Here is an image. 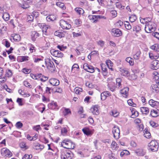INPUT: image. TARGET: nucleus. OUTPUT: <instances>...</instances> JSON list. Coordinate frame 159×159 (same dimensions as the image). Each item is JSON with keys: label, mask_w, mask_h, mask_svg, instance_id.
I'll list each match as a JSON object with an SVG mask.
<instances>
[{"label": "nucleus", "mask_w": 159, "mask_h": 159, "mask_svg": "<svg viewBox=\"0 0 159 159\" xmlns=\"http://www.w3.org/2000/svg\"><path fill=\"white\" fill-rule=\"evenodd\" d=\"M48 107L49 109H54L57 108L58 105L56 102H51L48 104Z\"/></svg>", "instance_id": "72a5a7b5"}, {"label": "nucleus", "mask_w": 159, "mask_h": 159, "mask_svg": "<svg viewBox=\"0 0 159 159\" xmlns=\"http://www.w3.org/2000/svg\"><path fill=\"white\" fill-rule=\"evenodd\" d=\"M111 148L113 150L116 151L118 149L119 146L117 143L115 141H113L111 144Z\"/></svg>", "instance_id": "58836bf2"}, {"label": "nucleus", "mask_w": 159, "mask_h": 159, "mask_svg": "<svg viewBox=\"0 0 159 159\" xmlns=\"http://www.w3.org/2000/svg\"><path fill=\"white\" fill-rule=\"evenodd\" d=\"M129 21L131 22H134L137 19L136 16L134 15H131L129 18Z\"/></svg>", "instance_id": "e2e57ef3"}, {"label": "nucleus", "mask_w": 159, "mask_h": 159, "mask_svg": "<svg viewBox=\"0 0 159 159\" xmlns=\"http://www.w3.org/2000/svg\"><path fill=\"white\" fill-rule=\"evenodd\" d=\"M23 84L26 87L30 89L32 88V86L30 84V83L27 80H25L23 82Z\"/></svg>", "instance_id": "69168bd1"}, {"label": "nucleus", "mask_w": 159, "mask_h": 159, "mask_svg": "<svg viewBox=\"0 0 159 159\" xmlns=\"http://www.w3.org/2000/svg\"><path fill=\"white\" fill-rule=\"evenodd\" d=\"M41 34L35 31H32L31 32V38L33 41H35L36 39L40 36Z\"/></svg>", "instance_id": "6ab92c4d"}, {"label": "nucleus", "mask_w": 159, "mask_h": 159, "mask_svg": "<svg viewBox=\"0 0 159 159\" xmlns=\"http://www.w3.org/2000/svg\"><path fill=\"white\" fill-rule=\"evenodd\" d=\"M116 88L118 89H121L122 87L121 83L122 82V80L121 78H118L116 79Z\"/></svg>", "instance_id": "f704fd0d"}, {"label": "nucleus", "mask_w": 159, "mask_h": 159, "mask_svg": "<svg viewBox=\"0 0 159 159\" xmlns=\"http://www.w3.org/2000/svg\"><path fill=\"white\" fill-rule=\"evenodd\" d=\"M148 150L154 152L157 151L159 147L158 143L156 140H152L148 145Z\"/></svg>", "instance_id": "f03ea898"}, {"label": "nucleus", "mask_w": 159, "mask_h": 159, "mask_svg": "<svg viewBox=\"0 0 159 159\" xmlns=\"http://www.w3.org/2000/svg\"><path fill=\"white\" fill-rule=\"evenodd\" d=\"M83 68L85 71L91 73H93L95 71L94 67L93 66L89 65L87 63L84 64Z\"/></svg>", "instance_id": "9d476101"}, {"label": "nucleus", "mask_w": 159, "mask_h": 159, "mask_svg": "<svg viewBox=\"0 0 159 159\" xmlns=\"http://www.w3.org/2000/svg\"><path fill=\"white\" fill-rule=\"evenodd\" d=\"M75 11L79 15L82 14L84 13V10L80 7H76L75 8Z\"/></svg>", "instance_id": "5fc2aeb1"}, {"label": "nucleus", "mask_w": 159, "mask_h": 159, "mask_svg": "<svg viewBox=\"0 0 159 159\" xmlns=\"http://www.w3.org/2000/svg\"><path fill=\"white\" fill-rule=\"evenodd\" d=\"M30 76L32 79H34L37 80L39 79H40V78L41 77V76L42 75V74L40 73L36 75L31 73L30 74Z\"/></svg>", "instance_id": "a18cd8bd"}, {"label": "nucleus", "mask_w": 159, "mask_h": 159, "mask_svg": "<svg viewBox=\"0 0 159 159\" xmlns=\"http://www.w3.org/2000/svg\"><path fill=\"white\" fill-rule=\"evenodd\" d=\"M43 85V84L42 83H41L40 85H38L36 87V89L39 92V94H42L43 92V87H42Z\"/></svg>", "instance_id": "de8ad7c7"}, {"label": "nucleus", "mask_w": 159, "mask_h": 159, "mask_svg": "<svg viewBox=\"0 0 159 159\" xmlns=\"http://www.w3.org/2000/svg\"><path fill=\"white\" fill-rule=\"evenodd\" d=\"M152 74L153 75V79H154L156 82L159 79V74L156 71H154Z\"/></svg>", "instance_id": "6e6d98bb"}, {"label": "nucleus", "mask_w": 159, "mask_h": 159, "mask_svg": "<svg viewBox=\"0 0 159 159\" xmlns=\"http://www.w3.org/2000/svg\"><path fill=\"white\" fill-rule=\"evenodd\" d=\"M150 115L153 117L159 116V110L152 109L150 111Z\"/></svg>", "instance_id": "c85d7f7f"}, {"label": "nucleus", "mask_w": 159, "mask_h": 159, "mask_svg": "<svg viewBox=\"0 0 159 159\" xmlns=\"http://www.w3.org/2000/svg\"><path fill=\"white\" fill-rule=\"evenodd\" d=\"M137 155L143 156L145 155V152L142 149L139 148L136 149L134 152Z\"/></svg>", "instance_id": "4c0bfd02"}, {"label": "nucleus", "mask_w": 159, "mask_h": 159, "mask_svg": "<svg viewBox=\"0 0 159 159\" xmlns=\"http://www.w3.org/2000/svg\"><path fill=\"white\" fill-rule=\"evenodd\" d=\"M28 46L30 53H32L36 52V48L33 44L29 43L28 44Z\"/></svg>", "instance_id": "cd10ccee"}, {"label": "nucleus", "mask_w": 159, "mask_h": 159, "mask_svg": "<svg viewBox=\"0 0 159 159\" xmlns=\"http://www.w3.org/2000/svg\"><path fill=\"white\" fill-rule=\"evenodd\" d=\"M108 87L111 91H114L116 88L115 83L112 81L109 82L108 84Z\"/></svg>", "instance_id": "c756f323"}, {"label": "nucleus", "mask_w": 159, "mask_h": 159, "mask_svg": "<svg viewBox=\"0 0 159 159\" xmlns=\"http://www.w3.org/2000/svg\"><path fill=\"white\" fill-rule=\"evenodd\" d=\"M47 64V69L51 72H53L56 71V68L53 62H48Z\"/></svg>", "instance_id": "2eb2a0df"}, {"label": "nucleus", "mask_w": 159, "mask_h": 159, "mask_svg": "<svg viewBox=\"0 0 159 159\" xmlns=\"http://www.w3.org/2000/svg\"><path fill=\"white\" fill-rule=\"evenodd\" d=\"M112 34L115 37H119L122 35V31L118 29L113 28L111 30Z\"/></svg>", "instance_id": "f8f14e48"}, {"label": "nucleus", "mask_w": 159, "mask_h": 159, "mask_svg": "<svg viewBox=\"0 0 159 159\" xmlns=\"http://www.w3.org/2000/svg\"><path fill=\"white\" fill-rule=\"evenodd\" d=\"M56 16L53 15H50L47 16L46 19L48 21H53L56 20Z\"/></svg>", "instance_id": "79ce46f5"}, {"label": "nucleus", "mask_w": 159, "mask_h": 159, "mask_svg": "<svg viewBox=\"0 0 159 159\" xmlns=\"http://www.w3.org/2000/svg\"><path fill=\"white\" fill-rule=\"evenodd\" d=\"M111 115L114 117H116L119 115V112L116 110L111 111Z\"/></svg>", "instance_id": "774afa93"}, {"label": "nucleus", "mask_w": 159, "mask_h": 159, "mask_svg": "<svg viewBox=\"0 0 159 159\" xmlns=\"http://www.w3.org/2000/svg\"><path fill=\"white\" fill-rule=\"evenodd\" d=\"M54 34L60 38L64 37L65 36L64 32H61L59 30H57L54 32Z\"/></svg>", "instance_id": "e433bc0d"}, {"label": "nucleus", "mask_w": 159, "mask_h": 159, "mask_svg": "<svg viewBox=\"0 0 159 159\" xmlns=\"http://www.w3.org/2000/svg\"><path fill=\"white\" fill-rule=\"evenodd\" d=\"M111 96L110 92L108 91H105L102 92L101 94V98L102 100H106L107 97Z\"/></svg>", "instance_id": "4be33fe9"}, {"label": "nucleus", "mask_w": 159, "mask_h": 159, "mask_svg": "<svg viewBox=\"0 0 159 159\" xmlns=\"http://www.w3.org/2000/svg\"><path fill=\"white\" fill-rule=\"evenodd\" d=\"M0 152L2 156L5 157H10L13 155L12 152L7 148H1Z\"/></svg>", "instance_id": "39448f33"}, {"label": "nucleus", "mask_w": 159, "mask_h": 159, "mask_svg": "<svg viewBox=\"0 0 159 159\" xmlns=\"http://www.w3.org/2000/svg\"><path fill=\"white\" fill-rule=\"evenodd\" d=\"M34 61L35 63H39V62L43 61V57L40 56H36L35 55L33 56Z\"/></svg>", "instance_id": "b1692460"}, {"label": "nucleus", "mask_w": 159, "mask_h": 159, "mask_svg": "<svg viewBox=\"0 0 159 159\" xmlns=\"http://www.w3.org/2000/svg\"><path fill=\"white\" fill-rule=\"evenodd\" d=\"M144 136L147 138H149L151 137V134L148 131V128H146L143 131Z\"/></svg>", "instance_id": "ea45409f"}, {"label": "nucleus", "mask_w": 159, "mask_h": 159, "mask_svg": "<svg viewBox=\"0 0 159 159\" xmlns=\"http://www.w3.org/2000/svg\"><path fill=\"white\" fill-rule=\"evenodd\" d=\"M38 138L37 135H35L33 137H32L29 134L27 135V138L30 141H34L36 140Z\"/></svg>", "instance_id": "bf43d9fd"}, {"label": "nucleus", "mask_w": 159, "mask_h": 159, "mask_svg": "<svg viewBox=\"0 0 159 159\" xmlns=\"http://www.w3.org/2000/svg\"><path fill=\"white\" fill-rule=\"evenodd\" d=\"M151 68L152 69L156 70L159 68V61L155 60H153L151 63Z\"/></svg>", "instance_id": "f3484780"}, {"label": "nucleus", "mask_w": 159, "mask_h": 159, "mask_svg": "<svg viewBox=\"0 0 159 159\" xmlns=\"http://www.w3.org/2000/svg\"><path fill=\"white\" fill-rule=\"evenodd\" d=\"M72 34L74 37H77L81 36L83 34V32L80 29L78 28L75 30V32H72Z\"/></svg>", "instance_id": "393cba45"}, {"label": "nucleus", "mask_w": 159, "mask_h": 159, "mask_svg": "<svg viewBox=\"0 0 159 159\" xmlns=\"http://www.w3.org/2000/svg\"><path fill=\"white\" fill-rule=\"evenodd\" d=\"M84 134L87 136L92 135L94 133V129H90L88 127H84L82 129Z\"/></svg>", "instance_id": "9b49d317"}, {"label": "nucleus", "mask_w": 159, "mask_h": 159, "mask_svg": "<svg viewBox=\"0 0 159 159\" xmlns=\"http://www.w3.org/2000/svg\"><path fill=\"white\" fill-rule=\"evenodd\" d=\"M38 26L42 29L43 32L45 33H46L49 27V26L48 25L40 23L38 24Z\"/></svg>", "instance_id": "412c9836"}, {"label": "nucleus", "mask_w": 159, "mask_h": 159, "mask_svg": "<svg viewBox=\"0 0 159 159\" xmlns=\"http://www.w3.org/2000/svg\"><path fill=\"white\" fill-rule=\"evenodd\" d=\"M149 105L153 107H156L159 105V102L153 100L152 99H150L148 101Z\"/></svg>", "instance_id": "2f4dec72"}, {"label": "nucleus", "mask_w": 159, "mask_h": 159, "mask_svg": "<svg viewBox=\"0 0 159 159\" xmlns=\"http://www.w3.org/2000/svg\"><path fill=\"white\" fill-rule=\"evenodd\" d=\"M116 6L117 8L120 10H123L125 8V6L122 5L119 2H117L116 3Z\"/></svg>", "instance_id": "49530a36"}, {"label": "nucleus", "mask_w": 159, "mask_h": 159, "mask_svg": "<svg viewBox=\"0 0 159 159\" xmlns=\"http://www.w3.org/2000/svg\"><path fill=\"white\" fill-rule=\"evenodd\" d=\"M61 146L66 148L73 149L75 148V144L70 140L65 139L61 142Z\"/></svg>", "instance_id": "f257e3e1"}, {"label": "nucleus", "mask_w": 159, "mask_h": 159, "mask_svg": "<svg viewBox=\"0 0 159 159\" xmlns=\"http://www.w3.org/2000/svg\"><path fill=\"white\" fill-rule=\"evenodd\" d=\"M132 53L133 54V57L136 60H139L140 58L141 52L139 48L136 47L133 48Z\"/></svg>", "instance_id": "423d86ee"}, {"label": "nucleus", "mask_w": 159, "mask_h": 159, "mask_svg": "<svg viewBox=\"0 0 159 159\" xmlns=\"http://www.w3.org/2000/svg\"><path fill=\"white\" fill-rule=\"evenodd\" d=\"M120 71L122 75L124 76L128 77L130 75V72L126 68H120Z\"/></svg>", "instance_id": "bb28decb"}, {"label": "nucleus", "mask_w": 159, "mask_h": 159, "mask_svg": "<svg viewBox=\"0 0 159 159\" xmlns=\"http://www.w3.org/2000/svg\"><path fill=\"white\" fill-rule=\"evenodd\" d=\"M102 70V73L104 77H107L108 75V72L107 69L106 65L103 63L100 64Z\"/></svg>", "instance_id": "ddd939ff"}, {"label": "nucleus", "mask_w": 159, "mask_h": 159, "mask_svg": "<svg viewBox=\"0 0 159 159\" xmlns=\"http://www.w3.org/2000/svg\"><path fill=\"white\" fill-rule=\"evenodd\" d=\"M102 16L101 15H89V19L93 21V23H96L98 21V19L102 18Z\"/></svg>", "instance_id": "aec40b11"}, {"label": "nucleus", "mask_w": 159, "mask_h": 159, "mask_svg": "<svg viewBox=\"0 0 159 159\" xmlns=\"http://www.w3.org/2000/svg\"><path fill=\"white\" fill-rule=\"evenodd\" d=\"M11 38L10 40L12 39L15 42H18L20 41L21 39L20 36L18 34H12L11 35Z\"/></svg>", "instance_id": "5701e85b"}, {"label": "nucleus", "mask_w": 159, "mask_h": 159, "mask_svg": "<svg viewBox=\"0 0 159 159\" xmlns=\"http://www.w3.org/2000/svg\"><path fill=\"white\" fill-rule=\"evenodd\" d=\"M49 82L53 86H57L59 85L60 82L58 80L55 78H52L49 80Z\"/></svg>", "instance_id": "a878e982"}, {"label": "nucleus", "mask_w": 159, "mask_h": 159, "mask_svg": "<svg viewBox=\"0 0 159 159\" xmlns=\"http://www.w3.org/2000/svg\"><path fill=\"white\" fill-rule=\"evenodd\" d=\"M50 52L52 55L56 57L61 58L64 56L63 53L59 50L52 49Z\"/></svg>", "instance_id": "1a4fd4ad"}, {"label": "nucleus", "mask_w": 159, "mask_h": 159, "mask_svg": "<svg viewBox=\"0 0 159 159\" xmlns=\"http://www.w3.org/2000/svg\"><path fill=\"white\" fill-rule=\"evenodd\" d=\"M130 154L129 152L127 150H124L122 151L120 153L121 157H123L125 155H128Z\"/></svg>", "instance_id": "680f3d73"}, {"label": "nucleus", "mask_w": 159, "mask_h": 159, "mask_svg": "<svg viewBox=\"0 0 159 159\" xmlns=\"http://www.w3.org/2000/svg\"><path fill=\"white\" fill-rule=\"evenodd\" d=\"M5 77H10L12 75V72L11 70L8 69L6 70L5 72Z\"/></svg>", "instance_id": "052dcab7"}, {"label": "nucleus", "mask_w": 159, "mask_h": 159, "mask_svg": "<svg viewBox=\"0 0 159 159\" xmlns=\"http://www.w3.org/2000/svg\"><path fill=\"white\" fill-rule=\"evenodd\" d=\"M33 148L35 150H42L44 148L43 145L40 144L39 143L36 142H34L33 143Z\"/></svg>", "instance_id": "a211bd4d"}, {"label": "nucleus", "mask_w": 159, "mask_h": 159, "mask_svg": "<svg viewBox=\"0 0 159 159\" xmlns=\"http://www.w3.org/2000/svg\"><path fill=\"white\" fill-rule=\"evenodd\" d=\"M124 25L125 28L128 30H130L132 29V26L128 21L124 22Z\"/></svg>", "instance_id": "4d7b16f0"}, {"label": "nucleus", "mask_w": 159, "mask_h": 159, "mask_svg": "<svg viewBox=\"0 0 159 159\" xmlns=\"http://www.w3.org/2000/svg\"><path fill=\"white\" fill-rule=\"evenodd\" d=\"M30 59V57L27 56H22L20 57V61L21 62L28 61Z\"/></svg>", "instance_id": "13d9d810"}, {"label": "nucleus", "mask_w": 159, "mask_h": 159, "mask_svg": "<svg viewBox=\"0 0 159 159\" xmlns=\"http://www.w3.org/2000/svg\"><path fill=\"white\" fill-rule=\"evenodd\" d=\"M10 16L8 13L5 12L3 13L2 18L5 21H8L10 19Z\"/></svg>", "instance_id": "8fccbe9b"}, {"label": "nucleus", "mask_w": 159, "mask_h": 159, "mask_svg": "<svg viewBox=\"0 0 159 159\" xmlns=\"http://www.w3.org/2000/svg\"><path fill=\"white\" fill-rule=\"evenodd\" d=\"M106 63L108 68L112 71H114V69L112 68L113 66V63L110 60H107Z\"/></svg>", "instance_id": "c9c22d12"}, {"label": "nucleus", "mask_w": 159, "mask_h": 159, "mask_svg": "<svg viewBox=\"0 0 159 159\" xmlns=\"http://www.w3.org/2000/svg\"><path fill=\"white\" fill-rule=\"evenodd\" d=\"M149 57L152 59H157L159 57L158 53L154 52H149Z\"/></svg>", "instance_id": "7c9ffc66"}, {"label": "nucleus", "mask_w": 159, "mask_h": 159, "mask_svg": "<svg viewBox=\"0 0 159 159\" xmlns=\"http://www.w3.org/2000/svg\"><path fill=\"white\" fill-rule=\"evenodd\" d=\"M56 5L57 6L59 7L63 10H65L66 8V7L64 4L60 2H57L56 3Z\"/></svg>", "instance_id": "3c124183"}, {"label": "nucleus", "mask_w": 159, "mask_h": 159, "mask_svg": "<svg viewBox=\"0 0 159 159\" xmlns=\"http://www.w3.org/2000/svg\"><path fill=\"white\" fill-rule=\"evenodd\" d=\"M112 133L114 138L118 139L120 138V130L118 127L114 126L112 128Z\"/></svg>", "instance_id": "6e6552de"}, {"label": "nucleus", "mask_w": 159, "mask_h": 159, "mask_svg": "<svg viewBox=\"0 0 159 159\" xmlns=\"http://www.w3.org/2000/svg\"><path fill=\"white\" fill-rule=\"evenodd\" d=\"M63 114L64 116H66L68 115H71V112L70 109L65 108L64 111H63Z\"/></svg>", "instance_id": "37998d69"}, {"label": "nucleus", "mask_w": 159, "mask_h": 159, "mask_svg": "<svg viewBox=\"0 0 159 159\" xmlns=\"http://www.w3.org/2000/svg\"><path fill=\"white\" fill-rule=\"evenodd\" d=\"M60 25L63 29L69 30L71 27V25L68 22L63 20H61L60 21Z\"/></svg>", "instance_id": "0eeeda50"}, {"label": "nucleus", "mask_w": 159, "mask_h": 159, "mask_svg": "<svg viewBox=\"0 0 159 159\" xmlns=\"http://www.w3.org/2000/svg\"><path fill=\"white\" fill-rule=\"evenodd\" d=\"M126 61L129 63L130 66H133L134 64L133 59L130 57H127L125 59Z\"/></svg>", "instance_id": "c03bdc74"}, {"label": "nucleus", "mask_w": 159, "mask_h": 159, "mask_svg": "<svg viewBox=\"0 0 159 159\" xmlns=\"http://www.w3.org/2000/svg\"><path fill=\"white\" fill-rule=\"evenodd\" d=\"M73 157V154L70 150H64L61 152V159H71Z\"/></svg>", "instance_id": "20e7f679"}, {"label": "nucleus", "mask_w": 159, "mask_h": 159, "mask_svg": "<svg viewBox=\"0 0 159 159\" xmlns=\"http://www.w3.org/2000/svg\"><path fill=\"white\" fill-rule=\"evenodd\" d=\"M156 29L155 23L152 21H149L146 24L145 30L146 32L148 33L154 31Z\"/></svg>", "instance_id": "7ed1b4c3"}, {"label": "nucleus", "mask_w": 159, "mask_h": 159, "mask_svg": "<svg viewBox=\"0 0 159 159\" xmlns=\"http://www.w3.org/2000/svg\"><path fill=\"white\" fill-rule=\"evenodd\" d=\"M151 48L155 51L159 52V44H155L152 46Z\"/></svg>", "instance_id": "603ef678"}, {"label": "nucleus", "mask_w": 159, "mask_h": 159, "mask_svg": "<svg viewBox=\"0 0 159 159\" xmlns=\"http://www.w3.org/2000/svg\"><path fill=\"white\" fill-rule=\"evenodd\" d=\"M20 7L23 9H27L30 7L29 4L26 1H25L22 4H20Z\"/></svg>", "instance_id": "09e8293b"}, {"label": "nucleus", "mask_w": 159, "mask_h": 159, "mask_svg": "<svg viewBox=\"0 0 159 159\" xmlns=\"http://www.w3.org/2000/svg\"><path fill=\"white\" fill-rule=\"evenodd\" d=\"M3 42H4V45L7 48H9L10 47L11 43L7 39L3 40Z\"/></svg>", "instance_id": "338daca9"}, {"label": "nucleus", "mask_w": 159, "mask_h": 159, "mask_svg": "<svg viewBox=\"0 0 159 159\" xmlns=\"http://www.w3.org/2000/svg\"><path fill=\"white\" fill-rule=\"evenodd\" d=\"M140 110L142 114L145 115H148L149 112L148 108L147 107H141L140 108Z\"/></svg>", "instance_id": "473e14b6"}, {"label": "nucleus", "mask_w": 159, "mask_h": 159, "mask_svg": "<svg viewBox=\"0 0 159 159\" xmlns=\"http://www.w3.org/2000/svg\"><path fill=\"white\" fill-rule=\"evenodd\" d=\"M141 30V28L139 25H136L133 27V30L138 33Z\"/></svg>", "instance_id": "0e129e2a"}, {"label": "nucleus", "mask_w": 159, "mask_h": 159, "mask_svg": "<svg viewBox=\"0 0 159 159\" xmlns=\"http://www.w3.org/2000/svg\"><path fill=\"white\" fill-rule=\"evenodd\" d=\"M151 88L153 92L158 93L159 92V87L156 84H153L151 85Z\"/></svg>", "instance_id": "a19ab883"}, {"label": "nucleus", "mask_w": 159, "mask_h": 159, "mask_svg": "<svg viewBox=\"0 0 159 159\" xmlns=\"http://www.w3.org/2000/svg\"><path fill=\"white\" fill-rule=\"evenodd\" d=\"M74 91L76 94H80L83 92V89L82 88L77 87L74 89Z\"/></svg>", "instance_id": "864d4df0"}, {"label": "nucleus", "mask_w": 159, "mask_h": 159, "mask_svg": "<svg viewBox=\"0 0 159 159\" xmlns=\"http://www.w3.org/2000/svg\"><path fill=\"white\" fill-rule=\"evenodd\" d=\"M129 87H126L120 90V93L124 97L127 98L129 95Z\"/></svg>", "instance_id": "dca6fc26"}, {"label": "nucleus", "mask_w": 159, "mask_h": 159, "mask_svg": "<svg viewBox=\"0 0 159 159\" xmlns=\"http://www.w3.org/2000/svg\"><path fill=\"white\" fill-rule=\"evenodd\" d=\"M90 111L93 115L97 116L99 114L98 105H95L93 106L90 109Z\"/></svg>", "instance_id": "4468645a"}]
</instances>
